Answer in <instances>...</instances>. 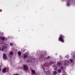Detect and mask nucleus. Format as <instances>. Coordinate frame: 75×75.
<instances>
[{"label": "nucleus", "instance_id": "obj_14", "mask_svg": "<svg viewBox=\"0 0 75 75\" xmlns=\"http://www.w3.org/2000/svg\"><path fill=\"white\" fill-rule=\"evenodd\" d=\"M10 54V55H13V53L12 52H10L9 53Z\"/></svg>", "mask_w": 75, "mask_h": 75}, {"label": "nucleus", "instance_id": "obj_11", "mask_svg": "<svg viewBox=\"0 0 75 75\" xmlns=\"http://www.w3.org/2000/svg\"><path fill=\"white\" fill-rule=\"evenodd\" d=\"M53 73L54 74H55V75H57V72L56 71H54Z\"/></svg>", "mask_w": 75, "mask_h": 75}, {"label": "nucleus", "instance_id": "obj_3", "mask_svg": "<svg viewBox=\"0 0 75 75\" xmlns=\"http://www.w3.org/2000/svg\"><path fill=\"white\" fill-rule=\"evenodd\" d=\"M24 69L25 71H26V70H27L28 69V67L26 65H24Z\"/></svg>", "mask_w": 75, "mask_h": 75}, {"label": "nucleus", "instance_id": "obj_1", "mask_svg": "<svg viewBox=\"0 0 75 75\" xmlns=\"http://www.w3.org/2000/svg\"><path fill=\"white\" fill-rule=\"evenodd\" d=\"M60 37L59 38V41H60L62 42H64V37L62 35H60Z\"/></svg>", "mask_w": 75, "mask_h": 75}, {"label": "nucleus", "instance_id": "obj_9", "mask_svg": "<svg viewBox=\"0 0 75 75\" xmlns=\"http://www.w3.org/2000/svg\"><path fill=\"white\" fill-rule=\"evenodd\" d=\"M5 48V46H3V47H2L1 48V50H2V51H3V50H4Z\"/></svg>", "mask_w": 75, "mask_h": 75}, {"label": "nucleus", "instance_id": "obj_2", "mask_svg": "<svg viewBox=\"0 0 75 75\" xmlns=\"http://www.w3.org/2000/svg\"><path fill=\"white\" fill-rule=\"evenodd\" d=\"M3 59L4 60H6V59H7V55H6V54H3Z\"/></svg>", "mask_w": 75, "mask_h": 75}, {"label": "nucleus", "instance_id": "obj_12", "mask_svg": "<svg viewBox=\"0 0 75 75\" xmlns=\"http://www.w3.org/2000/svg\"><path fill=\"white\" fill-rule=\"evenodd\" d=\"M65 57L67 58V59H68V58H69V56L67 55L65 56Z\"/></svg>", "mask_w": 75, "mask_h": 75}, {"label": "nucleus", "instance_id": "obj_20", "mask_svg": "<svg viewBox=\"0 0 75 75\" xmlns=\"http://www.w3.org/2000/svg\"><path fill=\"white\" fill-rule=\"evenodd\" d=\"M15 75H19V74H15Z\"/></svg>", "mask_w": 75, "mask_h": 75}, {"label": "nucleus", "instance_id": "obj_5", "mask_svg": "<svg viewBox=\"0 0 75 75\" xmlns=\"http://www.w3.org/2000/svg\"><path fill=\"white\" fill-rule=\"evenodd\" d=\"M6 69L5 68H4L2 70V72H3L4 73H5V72H6Z\"/></svg>", "mask_w": 75, "mask_h": 75}, {"label": "nucleus", "instance_id": "obj_15", "mask_svg": "<svg viewBox=\"0 0 75 75\" xmlns=\"http://www.w3.org/2000/svg\"><path fill=\"white\" fill-rule=\"evenodd\" d=\"M27 62H30V61L29 60H28L27 61Z\"/></svg>", "mask_w": 75, "mask_h": 75}, {"label": "nucleus", "instance_id": "obj_21", "mask_svg": "<svg viewBox=\"0 0 75 75\" xmlns=\"http://www.w3.org/2000/svg\"><path fill=\"white\" fill-rule=\"evenodd\" d=\"M61 68L62 69H63V68H62V67H61Z\"/></svg>", "mask_w": 75, "mask_h": 75}, {"label": "nucleus", "instance_id": "obj_23", "mask_svg": "<svg viewBox=\"0 0 75 75\" xmlns=\"http://www.w3.org/2000/svg\"><path fill=\"white\" fill-rule=\"evenodd\" d=\"M62 75H65L64 74H62Z\"/></svg>", "mask_w": 75, "mask_h": 75}, {"label": "nucleus", "instance_id": "obj_7", "mask_svg": "<svg viewBox=\"0 0 75 75\" xmlns=\"http://www.w3.org/2000/svg\"><path fill=\"white\" fill-rule=\"evenodd\" d=\"M57 64L59 66H60L61 65V62H59L57 63Z\"/></svg>", "mask_w": 75, "mask_h": 75}, {"label": "nucleus", "instance_id": "obj_13", "mask_svg": "<svg viewBox=\"0 0 75 75\" xmlns=\"http://www.w3.org/2000/svg\"><path fill=\"white\" fill-rule=\"evenodd\" d=\"M61 72V70L60 69H59L58 70V72H59V73H60V72Z\"/></svg>", "mask_w": 75, "mask_h": 75}, {"label": "nucleus", "instance_id": "obj_19", "mask_svg": "<svg viewBox=\"0 0 75 75\" xmlns=\"http://www.w3.org/2000/svg\"><path fill=\"white\" fill-rule=\"evenodd\" d=\"M2 70V69H1V68H0V72Z\"/></svg>", "mask_w": 75, "mask_h": 75}, {"label": "nucleus", "instance_id": "obj_8", "mask_svg": "<svg viewBox=\"0 0 75 75\" xmlns=\"http://www.w3.org/2000/svg\"><path fill=\"white\" fill-rule=\"evenodd\" d=\"M24 57L25 58H26L28 57V56L27 55L25 54L24 55Z\"/></svg>", "mask_w": 75, "mask_h": 75}, {"label": "nucleus", "instance_id": "obj_22", "mask_svg": "<svg viewBox=\"0 0 75 75\" xmlns=\"http://www.w3.org/2000/svg\"><path fill=\"white\" fill-rule=\"evenodd\" d=\"M47 58H50V56L48 57Z\"/></svg>", "mask_w": 75, "mask_h": 75}, {"label": "nucleus", "instance_id": "obj_24", "mask_svg": "<svg viewBox=\"0 0 75 75\" xmlns=\"http://www.w3.org/2000/svg\"><path fill=\"white\" fill-rule=\"evenodd\" d=\"M21 50H22V49H21Z\"/></svg>", "mask_w": 75, "mask_h": 75}, {"label": "nucleus", "instance_id": "obj_4", "mask_svg": "<svg viewBox=\"0 0 75 75\" xmlns=\"http://www.w3.org/2000/svg\"><path fill=\"white\" fill-rule=\"evenodd\" d=\"M0 38L3 41H4V40H5V38L4 37H0Z\"/></svg>", "mask_w": 75, "mask_h": 75}, {"label": "nucleus", "instance_id": "obj_6", "mask_svg": "<svg viewBox=\"0 0 75 75\" xmlns=\"http://www.w3.org/2000/svg\"><path fill=\"white\" fill-rule=\"evenodd\" d=\"M18 54L19 55V56H20L21 55V52L20 51H19L18 52Z\"/></svg>", "mask_w": 75, "mask_h": 75}, {"label": "nucleus", "instance_id": "obj_17", "mask_svg": "<svg viewBox=\"0 0 75 75\" xmlns=\"http://www.w3.org/2000/svg\"><path fill=\"white\" fill-rule=\"evenodd\" d=\"M10 45H11V46L13 45V43H10Z\"/></svg>", "mask_w": 75, "mask_h": 75}, {"label": "nucleus", "instance_id": "obj_16", "mask_svg": "<svg viewBox=\"0 0 75 75\" xmlns=\"http://www.w3.org/2000/svg\"><path fill=\"white\" fill-rule=\"evenodd\" d=\"M69 61H71V62H73V60L72 59H69Z\"/></svg>", "mask_w": 75, "mask_h": 75}, {"label": "nucleus", "instance_id": "obj_10", "mask_svg": "<svg viewBox=\"0 0 75 75\" xmlns=\"http://www.w3.org/2000/svg\"><path fill=\"white\" fill-rule=\"evenodd\" d=\"M32 72L33 74H35V71H34V70H32Z\"/></svg>", "mask_w": 75, "mask_h": 75}, {"label": "nucleus", "instance_id": "obj_18", "mask_svg": "<svg viewBox=\"0 0 75 75\" xmlns=\"http://www.w3.org/2000/svg\"><path fill=\"white\" fill-rule=\"evenodd\" d=\"M70 5L69 4H67V6H69Z\"/></svg>", "mask_w": 75, "mask_h": 75}]
</instances>
